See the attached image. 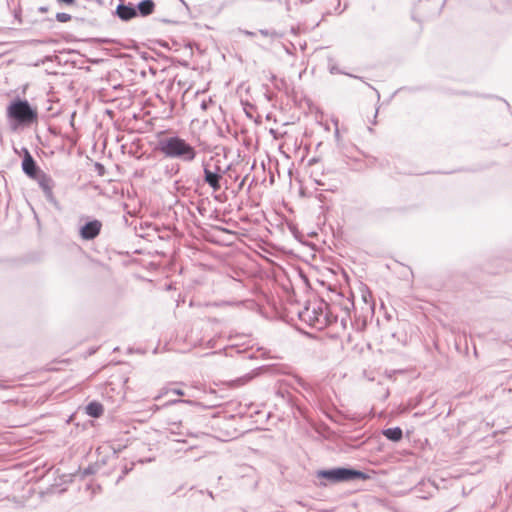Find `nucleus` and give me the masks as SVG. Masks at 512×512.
I'll use <instances>...</instances> for the list:
<instances>
[{
    "label": "nucleus",
    "mask_w": 512,
    "mask_h": 512,
    "mask_svg": "<svg viewBox=\"0 0 512 512\" xmlns=\"http://www.w3.org/2000/svg\"><path fill=\"white\" fill-rule=\"evenodd\" d=\"M102 224L98 220H93L86 223L80 230V235L85 240H91L97 237L100 233Z\"/></svg>",
    "instance_id": "20e7f679"
},
{
    "label": "nucleus",
    "mask_w": 512,
    "mask_h": 512,
    "mask_svg": "<svg viewBox=\"0 0 512 512\" xmlns=\"http://www.w3.org/2000/svg\"><path fill=\"white\" fill-rule=\"evenodd\" d=\"M48 370H50V371H58V370H59V368L51 367V368H48Z\"/></svg>",
    "instance_id": "dca6fc26"
},
{
    "label": "nucleus",
    "mask_w": 512,
    "mask_h": 512,
    "mask_svg": "<svg viewBox=\"0 0 512 512\" xmlns=\"http://www.w3.org/2000/svg\"><path fill=\"white\" fill-rule=\"evenodd\" d=\"M56 19L59 22L65 23V22H68V21L71 20V15L67 14V13H57L56 14Z\"/></svg>",
    "instance_id": "4468645a"
},
{
    "label": "nucleus",
    "mask_w": 512,
    "mask_h": 512,
    "mask_svg": "<svg viewBox=\"0 0 512 512\" xmlns=\"http://www.w3.org/2000/svg\"><path fill=\"white\" fill-rule=\"evenodd\" d=\"M205 182L209 184V186L214 190L218 191L220 186L221 175L215 172L210 171L209 169L204 170Z\"/></svg>",
    "instance_id": "0eeeda50"
},
{
    "label": "nucleus",
    "mask_w": 512,
    "mask_h": 512,
    "mask_svg": "<svg viewBox=\"0 0 512 512\" xmlns=\"http://www.w3.org/2000/svg\"><path fill=\"white\" fill-rule=\"evenodd\" d=\"M23 171L30 177L34 178L36 176V164L32 156L29 152H26L25 157L22 162Z\"/></svg>",
    "instance_id": "423d86ee"
},
{
    "label": "nucleus",
    "mask_w": 512,
    "mask_h": 512,
    "mask_svg": "<svg viewBox=\"0 0 512 512\" xmlns=\"http://www.w3.org/2000/svg\"><path fill=\"white\" fill-rule=\"evenodd\" d=\"M172 392L173 394L177 396H184L185 392L180 388H163L160 393L155 397V400L167 395L168 393Z\"/></svg>",
    "instance_id": "ddd939ff"
},
{
    "label": "nucleus",
    "mask_w": 512,
    "mask_h": 512,
    "mask_svg": "<svg viewBox=\"0 0 512 512\" xmlns=\"http://www.w3.org/2000/svg\"><path fill=\"white\" fill-rule=\"evenodd\" d=\"M154 2L152 0H143L138 4V9L143 16L150 15L154 10Z\"/></svg>",
    "instance_id": "f8f14e48"
},
{
    "label": "nucleus",
    "mask_w": 512,
    "mask_h": 512,
    "mask_svg": "<svg viewBox=\"0 0 512 512\" xmlns=\"http://www.w3.org/2000/svg\"><path fill=\"white\" fill-rule=\"evenodd\" d=\"M104 412L103 405L99 402H91L86 407V413L94 418L100 417Z\"/></svg>",
    "instance_id": "1a4fd4ad"
},
{
    "label": "nucleus",
    "mask_w": 512,
    "mask_h": 512,
    "mask_svg": "<svg viewBox=\"0 0 512 512\" xmlns=\"http://www.w3.org/2000/svg\"><path fill=\"white\" fill-rule=\"evenodd\" d=\"M7 114L21 123H32L37 120V112L30 107L27 101L12 102L7 108Z\"/></svg>",
    "instance_id": "f03ea898"
},
{
    "label": "nucleus",
    "mask_w": 512,
    "mask_h": 512,
    "mask_svg": "<svg viewBox=\"0 0 512 512\" xmlns=\"http://www.w3.org/2000/svg\"><path fill=\"white\" fill-rule=\"evenodd\" d=\"M117 15L122 19V20H130L131 18L135 17L136 16V10L135 8L131 7V6H126V5H119L117 7Z\"/></svg>",
    "instance_id": "6e6552de"
},
{
    "label": "nucleus",
    "mask_w": 512,
    "mask_h": 512,
    "mask_svg": "<svg viewBox=\"0 0 512 512\" xmlns=\"http://www.w3.org/2000/svg\"><path fill=\"white\" fill-rule=\"evenodd\" d=\"M157 149L168 158H178L186 162H191L196 157L195 148L178 136L159 140Z\"/></svg>",
    "instance_id": "f257e3e1"
},
{
    "label": "nucleus",
    "mask_w": 512,
    "mask_h": 512,
    "mask_svg": "<svg viewBox=\"0 0 512 512\" xmlns=\"http://www.w3.org/2000/svg\"><path fill=\"white\" fill-rule=\"evenodd\" d=\"M39 185L40 187L42 188V190L47 194V195H50L52 194V189H53V182H52V179L43 174L40 176L39 180Z\"/></svg>",
    "instance_id": "9d476101"
},
{
    "label": "nucleus",
    "mask_w": 512,
    "mask_h": 512,
    "mask_svg": "<svg viewBox=\"0 0 512 512\" xmlns=\"http://www.w3.org/2000/svg\"><path fill=\"white\" fill-rule=\"evenodd\" d=\"M60 3H65L67 5H73L75 3V0H57Z\"/></svg>",
    "instance_id": "2eb2a0df"
},
{
    "label": "nucleus",
    "mask_w": 512,
    "mask_h": 512,
    "mask_svg": "<svg viewBox=\"0 0 512 512\" xmlns=\"http://www.w3.org/2000/svg\"><path fill=\"white\" fill-rule=\"evenodd\" d=\"M59 363H67V361L66 360H61V361H59Z\"/></svg>",
    "instance_id": "a211bd4d"
},
{
    "label": "nucleus",
    "mask_w": 512,
    "mask_h": 512,
    "mask_svg": "<svg viewBox=\"0 0 512 512\" xmlns=\"http://www.w3.org/2000/svg\"><path fill=\"white\" fill-rule=\"evenodd\" d=\"M178 402H181L180 400H173L170 402V404H175V403H178Z\"/></svg>",
    "instance_id": "f3484780"
},
{
    "label": "nucleus",
    "mask_w": 512,
    "mask_h": 512,
    "mask_svg": "<svg viewBox=\"0 0 512 512\" xmlns=\"http://www.w3.org/2000/svg\"><path fill=\"white\" fill-rule=\"evenodd\" d=\"M318 476L321 478H325L331 482H344L353 479H366L367 476L357 470L347 469V468H336L332 470H322L318 472Z\"/></svg>",
    "instance_id": "7ed1b4c3"
},
{
    "label": "nucleus",
    "mask_w": 512,
    "mask_h": 512,
    "mask_svg": "<svg viewBox=\"0 0 512 512\" xmlns=\"http://www.w3.org/2000/svg\"><path fill=\"white\" fill-rule=\"evenodd\" d=\"M323 306L327 307L325 303H319L317 307H313L312 312L315 313L314 318H310L311 324L315 327L322 328L331 323L328 315L322 311Z\"/></svg>",
    "instance_id": "39448f33"
},
{
    "label": "nucleus",
    "mask_w": 512,
    "mask_h": 512,
    "mask_svg": "<svg viewBox=\"0 0 512 512\" xmlns=\"http://www.w3.org/2000/svg\"><path fill=\"white\" fill-rule=\"evenodd\" d=\"M383 435L392 441H400L403 437L402 430L399 427L386 429L383 431Z\"/></svg>",
    "instance_id": "9b49d317"
}]
</instances>
